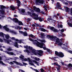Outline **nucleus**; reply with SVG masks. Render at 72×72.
I'll return each mask as SVG.
<instances>
[{
    "label": "nucleus",
    "mask_w": 72,
    "mask_h": 72,
    "mask_svg": "<svg viewBox=\"0 0 72 72\" xmlns=\"http://www.w3.org/2000/svg\"><path fill=\"white\" fill-rule=\"evenodd\" d=\"M53 20V19H52V18L51 17H50V18H48V19H47V21H49V22H51V21H52V20Z\"/></svg>",
    "instance_id": "30"
},
{
    "label": "nucleus",
    "mask_w": 72,
    "mask_h": 72,
    "mask_svg": "<svg viewBox=\"0 0 72 72\" xmlns=\"http://www.w3.org/2000/svg\"><path fill=\"white\" fill-rule=\"evenodd\" d=\"M63 49H64V50H68V48H67L66 47H64Z\"/></svg>",
    "instance_id": "57"
},
{
    "label": "nucleus",
    "mask_w": 72,
    "mask_h": 72,
    "mask_svg": "<svg viewBox=\"0 0 72 72\" xmlns=\"http://www.w3.org/2000/svg\"><path fill=\"white\" fill-rule=\"evenodd\" d=\"M40 35L41 36V38H44V37H45V34H44V33H41Z\"/></svg>",
    "instance_id": "25"
},
{
    "label": "nucleus",
    "mask_w": 72,
    "mask_h": 72,
    "mask_svg": "<svg viewBox=\"0 0 72 72\" xmlns=\"http://www.w3.org/2000/svg\"><path fill=\"white\" fill-rule=\"evenodd\" d=\"M5 30H6V31H9V29L7 27V28H6Z\"/></svg>",
    "instance_id": "46"
},
{
    "label": "nucleus",
    "mask_w": 72,
    "mask_h": 72,
    "mask_svg": "<svg viewBox=\"0 0 72 72\" xmlns=\"http://www.w3.org/2000/svg\"><path fill=\"white\" fill-rule=\"evenodd\" d=\"M29 49L30 50H32V52L33 53L34 55H37V52H36V51H37L36 50H35L34 49H33V48H32V47H30V46H29Z\"/></svg>",
    "instance_id": "3"
},
{
    "label": "nucleus",
    "mask_w": 72,
    "mask_h": 72,
    "mask_svg": "<svg viewBox=\"0 0 72 72\" xmlns=\"http://www.w3.org/2000/svg\"><path fill=\"white\" fill-rule=\"evenodd\" d=\"M60 68H57V69L58 72H60Z\"/></svg>",
    "instance_id": "45"
},
{
    "label": "nucleus",
    "mask_w": 72,
    "mask_h": 72,
    "mask_svg": "<svg viewBox=\"0 0 72 72\" xmlns=\"http://www.w3.org/2000/svg\"><path fill=\"white\" fill-rule=\"evenodd\" d=\"M12 21H14L15 23H18V24L19 25V26L23 25V23H22V22L20 21H19L18 20V19L17 18H13Z\"/></svg>",
    "instance_id": "2"
},
{
    "label": "nucleus",
    "mask_w": 72,
    "mask_h": 72,
    "mask_svg": "<svg viewBox=\"0 0 72 72\" xmlns=\"http://www.w3.org/2000/svg\"><path fill=\"white\" fill-rule=\"evenodd\" d=\"M15 63L17 65H19L20 66H23V65L21 63H19L18 62L15 61Z\"/></svg>",
    "instance_id": "15"
},
{
    "label": "nucleus",
    "mask_w": 72,
    "mask_h": 72,
    "mask_svg": "<svg viewBox=\"0 0 72 72\" xmlns=\"http://www.w3.org/2000/svg\"><path fill=\"white\" fill-rule=\"evenodd\" d=\"M40 71L42 72H44L45 71V70L42 68H41L40 69Z\"/></svg>",
    "instance_id": "39"
},
{
    "label": "nucleus",
    "mask_w": 72,
    "mask_h": 72,
    "mask_svg": "<svg viewBox=\"0 0 72 72\" xmlns=\"http://www.w3.org/2000/svg\"><path fill=\"white\" fill-rule=\"evenodd\" d=\"M46 50H47V51L49 53V54L51 53H53V52H51V50H50L49 49L47 48Z\"/></svg>",
    "instance_id": "23"
},
{
    "label": "nucleus",
    "mask_w": 72,
    "mask_h": 72,
    "mask_svg": "<svg viewBox=\"0 0 72 72\" xmlns=\"http://www.w3.org/2000/svg\"><path fill=\"white\" fill-rule=\"evenodd\" d=\"M23 57H24V56H22L21 57H19V58H20L21 59H24Z\"/></svg>",
    "instance_id": "50"
},
{
    "label": "nucleus",
    "mask_w": 72,
    "mask_h": 72,
    "mask_svg": "<svg viewBox=\"0 0 72 72\" xmlns=\"http://www.w3.org/2000/svg\"><path fill=\"white\" fill-rule=\"evenodd\" d=\"M0 6V9L1 10H3L4 9H8L7 7L3 5H1Z\"/></svg>",
    "instance_id": "9"
},
{
    "label": "nucleus",
    "mask_w": 72,
    "mask_h": 72,
    "mask_svg": "<svg viewBox=\"0 0 72 72\" xmlns=\"http://www.w3.org/2000/svg\"><path fill=\"white\" fill-rule=\"evenodd\" d=\"M39 30L41 31H43V32H46V30L43 28H40Z\"/></svg>",
    "instance_id": "20"
},
{
    "label": "nucleus",
    "mask_w": 72,
    "mask_h": 72,
    "mask_svg": "<svg viewBox=\"0 0 72 72\" xmlns=\"http://www.w3.org/2000/svg\"><path fill=\"white\" fill-rule=\"evenodd\" d=\"M10 8L12 10L14 11L15 10V7L14 6H10Z\"/></svg>",
    "instance_id": "16"
},
{
    "label": "nucleus",
    "mask_w": 72,
    "mask_h": 72,
    "mask_svg": "<svg viewBox=\"0 0 72 72\" xmlns=\"http://www.w3.org/2000/svg\"><path fill=\"white\" fill-rule=\"evenodd\" d=\"M17 6L19 7V6H21V3H19L17 4Z\"/></svg>",
    "instance_id": "56"
},
{
    "label": "nucleus",
    "mask_w": 72,
    "mask_h": 72,
    "mask_svg": "<svg viewBox=\"0 0 72 72\" xmlns=\"http://www.w3.org/2000/svg\"><path fill=\"white\" fill-rule=\"evenodd\" d=\"M69 53H71V54H72V51L71 50L69 51Z\"/></svg>",
    "instance_id": "64"
},
{
    "label": "nucleus",
    "mask_w": 72,
    "mask_h": 72,
    "mask_svg": "<svg viewBox=\"0 0 72 72\" xmlns=\"http://www.w3.org/2000/svg\"><path fill=\"white\" fill-rule=\"evenodd\" d=\"M24 36H27V35H28V34L26 32H24L23 33V34Z\"/></svg>",
    "instance_id": "28"
},
{
    "label": "nucleus",
    "mask_w": 72,
    "mask_h": 72,
    "mask_svg": "<svg viewBox=\"0 0 72 72\" xmlns=\"http://www.w3.org/2000/svg\"><path fill=\"white\" fill-rule=\"evenodd\" d=\"M4 34H5L3 33V32H1L0 33V36L3 37V38H4Z\"/></svg>",
    "instance_id": "19"
},
{
    "label": "nucleus",
    "mask_w": 72,
    "mask_h": 72,
    "mask_svg": "<svg viewBox=\"0 0 72 72\" xmlns=\"http://www.w3.org/2000/svg\"><path fill=\"white\" fill-rule=\"evenodd\" d=\"M19 11H21V12L22 13H24L25 12V10H24V9H19Z\"/></svg>",
    "instance_id": "21"
},
{
    "label": "nucleus",
    "mask_w": 72,
    "mask_h": 72,
    "mask_svg": "<svg viewBox=\"0 0 72 72\" xmlns=\"http://www.w3.org/2000/svg\"><path fill=\"white\" fill-rule=\"evenodd\" d=\"M0 42H4V40H3V39H1L0 38Z\"/></svg>",
    "instance_id": "49"
},
{
    "label": "nucleus",
    "mask_w": 72,
    "mask_h": 72,
    "mask_svg": "<svg viewBox=\"0 0 72 72\" xmlns=\"http://www.w3.org/2000/svg\"><path fill=\"white\" fill-rule=\"evenodd\" d=\"M0 12L1 14H2V15H4V14H5V11L4 10H0Z\"/></svg>",
    "instance_id": "14"
},
{
    "label": "nucleus",
    "mask_w": 72,
    "mask_h": 72,
    "mask_svg": "<svg viewBox=\"0 0 72 72\" xmlns=\"http://www.w3.org/2000/svg\"><path fill=\"white\" fill-rule=\"evenodd\" d=\"M64 8H65V10L66 11V12H69V8L68 7H66V6H64Z\"/></svg>",
    "instance_id": "24"
},
{
    "label": "nucleus",
    "mask_w": 72,
    "mask_h": 72,
    "mask_svg": "<svg viewBox=\"0 0 72 72\" xmlns=\"http://www.w3.org/2000/svg\"><path fill=\"white\" fill-rule=\"evenodd\" d=\"M58 45H60V46H61V45H62V43H58Z\"/></svg>",
    "instance_id": "60"
},
{
    "label": "nucleus",
    "mask_w": 72,
    "mask_h": 72,
    "mask_svg": "<svg viewBox=\"0 0 72 72\" xmlns=\"http://www.w3.org/2000/svg\"><path fill=\"white\" fill-rule=\"evenodd\" d=\"M61 31L62 32H63L64 31V30L63 29L61 30Z\"/></svg>",
    "instance_id": "63"
},
{
    "label": "nucleus",
    "mask_w": 72,
    "mask_h": 72,
    "mask_svg": "<svg viewBox=\"0 0 72 72\" xmlns=\"http://www.w3.org/2000/svg\"><path fill=\"white\" fill-rule=\"evenodd\" d=\"M68 66L69 67H72V64L70 63L68 64Z\"/></svg>",
    "instance_id": "54"
},
{
    "label": "nucleus",
    "mask_w": 72,
    "mask_h": 72,
    "mask_svg": "<svg viewBox=\"0 0 72 72\" xmlns=\"http://www.w3.org/2000/svg\"><path fill=\"white\" fill-rule=\"evenodd\" d=\"M24 48H25V49H29V47H28V46H24Z\"/></svg>",
    "instance_id": "37"
},
{
    "label": "nucleus",
    "mask_w": 72,
    "mask_h": 72,
    "mask_svg": "<svg viewBox=\"0 0 72 72\" xmlns=\"http://www.w3.org/2000/svg\"><path fill=\"white\" fill-rule=\"evenodd\" d=\"M64 55L63 53L61 52H60V53H59L58 57L60 58H63V57H64Z\"/></svg>",
    "instance_id": "6"
},
{
    "label": "nucleus",
    "mask_w": 72,
    "mask_h": 72,
    "mask_svg": "<svg viewBox=\"0 0 72 72\" xmlns=\"http://www.w3.org/2000/svg\"><path fill=\"white\" fill-rule=\"evenodd\" d=\"M34 10H36V12L37 13H40V12H41V10L39 8H37L35 7L34 8Z\"/></svg>",
    "instance_id": "5"
},
{
    "label": "nucleus",
    "mask_w": 72,
    "mask_h": 72,
    "mask_svg": "<svg viewBox=\"0 0 72 72\" xmlns=\"http://www.w3.org/2000/svg\"><path fill=\"white\" fill-rule=\"evenodd\" d=\"M68 24L69 26V27H72V24L70 22H68Z\"/></svg>",
    "instance_id": "32"
},
{
    "label": "nucleus",
    "mask_w": 72,
    "mask_h": 72,
    "mask_svg": "<svg viewBox=\"0 0 72 72\" xmlns=\"http://www.w3.org/2000/svg\"><path fill=\"white\" fill-rule=\"evenodd\" d=\"M24 51L25 53H26V52L28 54H30V51H29V50H24Z\"/></svg>",
    "instance_id": "26"
},
{
    "label": "nucleus",
    "mask_w": 72,
    "mask_h": 72,
    "mask_svg": "<svg viewBox=\"0 0 72 72\" xmlns=\"http://www.w3.org/2000/svg\"><path fill=\"white\" fill-rule=\"evenodd\" d=\"M47 36H46V37H49L50 39H53L54 38V37L53 36V35H47Z\"/></svg>",
    "instance_id": "13"
},
{
    "label": "nucleus",
    "mask_w": 72,
    "mask_h": 72,
    "mask_svg": "<svg viewBox=\"0 0 72 72\" xmlns=\"http://www.w3.org/2000/svg\"><path fill=\"white\" fill-rule=\"evenodd\" d=\"M32 15L33 16H34V17H38V15L37 14H35V13L32 14Z\"/></svg>",
    "instance_id": "35"
},
{
    "label": "nucleus",
    "mask_w": 72,
    "mask_h": 72,
    "mask_svg": "<svg viewBox=\"0 0 72 72\" xmlns=\"http://www.w3.org/2000/svg\"><path fill=\"white\" fill-rule=\"evenodd\" d=\"M39 16L38 15V17H33V19L35 20H39Z\"/></svg>",
    "instance_id": "31"
},
{
    "label": "nucleus",
    "mask_w": 72,
    "mask_h": 72,
    "mask_svg": "<svg viewBox=\"0 0 72 72\" xmlns=\"http://www.w3.org/2000/svg\"><path fill=\"white\" fill-rule=\"evenodd\" d=\"M4 36H5L6 39H9V37H10V36L8 35L4 34Z\"/></svg>",
    "instance_id": "17"
},
{
    "label": "nucleus",
    "mask_w": 72,
    "mask_h": 72,
    "mask_svg": "<svg viewBox=\"0 0 72 72\" xmlns=\"http://www.w3.org/2000/svg\"><path fill=\"white\" fill-rule=\"evenodd\" d=\"M12 48H8L7 49V50L8 51H12Z\"/></svg>",
    "instance_id": "38"
},
{
    "label": "nucleus",
    "mask_w": 72,
    "mask_h": 72,
    "mask_svg": "<svg viewBox=\"0 0 72 72\" xmlns=\"http://www.w3.org/2000/svg\"><path fill=\"white\" fill-rule=\"evenodd\" d=\"M4 40L5 42L7 43V44H10V42H12V40H7L6 39H4Z\"/></svg>",
    "instance_id": "10"
},
{
    "label": "nucleus",
    "mask_w": 72,
    "mask_h": 72,
    "mask_svg": "<svg viewBox=\"0 0 72 72\" xmlns=\"http://www.w3.org/2000/svg\"><path fill=\"white\" fill-rule=\"evenodd\" d=\"M28 58V59L26 58H25L24 59V60L25 61H27V60H28L29 62H32V61H31V59H30V58Z\"/></svg>",
    "instance_id": "12"
},
{
    "label": "nucleus",
    "mask_w": 72,
    "mask_h": 72,
    "mask_svg": "<svg viewBox=\"0 0 72 72\" xmlns=\"http://www.w3.org/2000/svg\"><path fill=\"white\" fill-rule=\"evenodd\" d=\"M9 63L10 64H11V65L14 64V63L13 62H9Z\"/></svg>",
    "instance_id": "53"
},
{
    "label": "nucleus",
    "mask_w": 72,
    "mask_h": 72,
    "mask_svg": "<svg viewBox=\"0 0 72 72\" xmlns=\"http://www.w3.org/2000/svg\"><path fill=\"white\" fill-rule=\"evenodd\" d=\"M40 0H35V4H37V5H39L40 3Z\"/></svg>",
    "instance_id": "22"
},
{
    "label": "nucleus",
    "mask_w": 72,
    "mask_h": 72,
    "mask_svg": "<svg viewBox=\"0 0 72 72\" xmlns=\"http://www.w3.org/2000/svg\"><path fill=\"white\" fill-rule=\"evenodd\" d=\"M19 33H22V34L23 35V33L24 32H22V31H19Z\"/></svg>",
    "instance_id": "59"
},
{
    "label": "nucleus",
    "mask_w": 72,
    "mask_h": 72,
    "mask_svg": "<svg viewBox=\"0 0 72 72\" xmlns=\"http://www.w3.org/2000/svg\"><path fill=\"white\" fill-rule=\"evenodd\" d=\"M44 1L43 0H40L39 1V4H44Z\"/></svg>",
    "instance_id": "34"
},
{
    "label": "nucleus",
    "mask_w": 72,
    "mask_h": 72,
    "mask_svg": "<svg viewBox=\"0 0 72 72\" xmlns=\"http://www.w3.org/2000/svg\"><path fill=\"white\" fill-rule=\"evenodd\" d=\"M33 62L34 63H37V62L35 60H33Z\"/></svg>",
    "instance_id": "58"
},
{
    "label": "nucleus",
    "mask_w": 72,
    "mask_h": 72,
    "mask_svg": "<svg viewBox=\"0 0 72 72\" xmlns=\"http://www.w3.org/2000/svg\"><path fill=\"white\" fill-rule=\"evenodd\" d=\"M41 42H44V43H45V40H41Z\"/></svg>",
    "instance_id": "52"
},
{
    "label": "nucleus",
    "mask_w": 72,
    "mask_h": 72,
    "mask_svg": "<svg viewBox=\"0 0 72 72\" xmlns=\"http://www.w3.org/2000/svg\"><path fill=\"white\" fill-rule=\"evenodd\" d=\"M54 39L56 40V42H57V43H59L60 41H59V38H57V37L55 36L54 37Z\"/></svg>",
    "instance_id": "8"
},
{
    "label": "nucleus",
    "mask_w": 72,
    "mask_h": 72,
    "mask_svg": "<svg viewBox=\"0 0 72 72\" xmlns=\"http://www.w3.org/2000/svg\"><path fill=\"white\" fill-rule=\"evenodd\" d=\"M0 64H2L3 65H4V64L3 63V62L1 61L0 60Z\"/></svg>",
    "instance_id": "41"
},
{
    "label": "nucleus",
    "mask_w": 72,
    "mask_h": 72,
    "mask_svg": "<svg viewBox=\"0 0 72 72\" xmlns=\"http://www.w3.org/2000/svg\"><path fill=\"white\" fill-rule=\"evenodd\" d=\"M27 13V14H28L29 15H30L31 17L32 16V15L31 14V13L30 12H28Z\"/></svg>",
    "instance_id": "40"
},
{
    "label": "nucleus",
    "mask_w": 72,
    "mask_h": 72,
    "mask_svg": "<svg viewBox=\"0 0 72 72\" xmlns=\"http://www.w3.org/2000/svg\"><path fill=\"white\" fill-rule=\"evenodd\" d=\"M34 24H35V25H36V26H37V27H39H39H41V26H39V25L37 23H35Z\"/></svg>",
    "instance_id": "42"
},
{
    "label": "nucleus",
    "mask_w": 72,
    "mask_h": 72,
    "mask_svg": "<svg viewBox=\"0 0 72 72\" xmlns=\"http://www.w3.org/2000/svg\"><path fill=\"white\" fill-rule=\"evenodd\" d=\"M30 68L32 69H33L34 71H35L36 72H39V71L38 70L33 69V68H32V67H30Z\"/></svg>",
    "instance_id": "27"
},
{
    "label": "nucleus",
    "mask_w": 72,
    "mask_h": 72,
    "mask_svg": "<svg viewBox=\"0 0 72 72\" xmlns=\"http://www.w3.org/2000/svg\"><path fill=\"white\" fill-rule=\"evenodd\" d=\"M54 29V27H51V29H50V30H53Z\"/></svg>",
    "instance_id": "47"
},
{
    "label": "nucleus",
    "mask_w": 72,
    "mask_h": 72,
    "mask_svg": "<svg viewBox=\"0 0 72 72\" xmlns=\"http://www.w3.org/2000/svg\"><path fill=\"white\" fill-rule=\"evenodd\" d=\"M5 53H6L8 54H9L10 55H15L14 54V53L11 52H8L7 51H4Z\"/></svg>",
    "instance_id": "7"
},
{
    "label": "nucleus",
    "mask_w": 72,
    "mask_h": 72,
    "mask_svg": "<svg viewBox=\"0 0 72 72\" xmlns=\"http://www.w3.org/2000/svg\"><path fill=\"white\" fill-rule=\"evenodd\" d=\"M16 2L18 4H21V2L19 0H17L16 1Z\"/></svg>",
    "instance_id": "43"
},
{
    "label": "nucleus",
    "mask_w": 72,
    "mask_h": 72,
    "mask_svg": "<svg viewBox=\"0 0 72 72\" xmlns=\"http://www.w3.org/2000/svg\"><path fill=\"white\" fill-rule=\"evenodd\" d=\"M62 6L60 5V4L59 2H57V5H56V8H58L59 9V8L61 7Z\"/></svg>",
    "instance_id": "11"
},
{
    "label": "nucleus",
    "mask_w": 72,
    "mask_h": 72,
    "mask_svg": "<svg viewBox=\"0 0 72 72\" xmlns=\"http://www.w3.org/2000/svg\"><path fill=\"white\" fill-rule=\"evenodd\" d=\"M38 20H39L40 22H42V18L41 17H39L38 18Z\"/></svg>",
    "instance_id": "33"
},
{
    "label": "nucleus",
    "mask_w": 72,
    "mask_h": 72,
    "mask_svg": "<svg viewBox=\"0 0 72 72\" xmlns=\"http://www.w3.org/2000/svg\"><path fill=\"white\" fill-rule=\"evenodd\" d=\"M60 53V52H58L57 51H55V55H57V56H58V57Z\"/></svg>",
    "instance_id": "29"
},
{
    "label": "nucleus",
    "mask_w": 72,
    "mask_h": 72,
    "mask_svg": "<svg viewBox=\"0 0 72 72\" xmlns=\"http://www.w3.org/2000/svg\"><path fill=\"white\" fill-rule=\"evenodd\" d=\"M14 46L15 47H16L17 48H19V47H18L19 45H18V44H15Z\"/></svg>",
    "instance_id": "44"
},
{
    "label": "nucleus",
    "mask_w": 72,
    "mask_h": 72,
    "mask_svg": "<svg viewBox=\"0 0 72 72\" xmlns=\"http://www.w3.org/2000/svg\"><path fill=\"white\" fill-rule=\"evenodd\" d=\"M35 41L37 42L35 43V44L37 46L39 47L40 48H43V46L44 45V43H40L38 42L37 40H35Z\"/></svg>",
    "instance_id": "1"
},
{
    "label": "nucleus",
    "mask_w": 72,
    "mask_h": 72,
    "mask_svg": "<svg viewBox=\"0 0 72 72\" xmlns=\"http://www.w3.org/2000/svg\"><path fill=\"white\" fill-rule=\"evenodd\" d=\"M57 66L58 67V68H60V66L58 64V65H57Z\"/></svg>",
    "instance_id": "55"
},
{
    "label": "nucleus",
    "mask_w": 72,
    "mask_h": 72,
    "mask_svg": "<svg viewBox=\"0 0 72 72\" xmlns=\"http://www.w3.org/2000/svg\"><path fill=\"white\" fill-rule=\"evenodd\" d=\"M53 31L54 32H58V31L57 29L54 28L53 30Z\"/></svg>",
    "instance_id": "36"
},
{
    "label": "nucleus",
    "mask_w": 72,
    "mask_h": 72,
    "mask_svg": "<svg viewBox=\"0 0 72 72\" xmlns=\"http://www.w3.org/2000/svg\"><path fill=\"white\" fill-rule=\"evenodd\" d=\"M28 36L29 37H32V39H34V38H36V37H35V36H34V35L32 34H31L30 35H29Z\"/></svg>",
    "instance_id": "18"
},
{
    "label": "nucleus",
    "mask_w": 72,
    "mask_h": 72,
    "mask_svg": "<svg viewBox=\"0 0 72 72\" xmlns=\"http://www.w3.org/2000/svg\"><path fill=\"white\" fill-rule=\"evenodd\" d=\"M29 39L30 41H33V39H32L31 38H29Z\"/></svg>",
    "instance_id": "62"
},
{
    "label": "nucleus",
    "mask_w": 72,
    "mask_h": 72,
    "mask_svg": "<svg viewBox=\"0 0 72 72\" xmlns=\"http://www.w3.org/2000/svg\"><path fill=\"white\" fill-rule=\"evenodd\" d=\"M11 39L12 40H15V38L14 37H12V38Z\"/></svg>",
    "instance_id": "61"
},
{
    "label": "nucleus",
    "mask_w": 72,
    "mask_h": 72,
    "mask_svg": "<svg viewBox=\"0 0 72 72\" xmlns=\"http://www.w3.org/2000/svg\"><path fill=\"white\" fill-rule=\"evenodd\" d=\"M37 52H38V54L39 56H42V54L44 53V51H42V50H37Z\"/></svg>",
    "instance_id": "4"
},
{
    "label": "nucleus",
    "mask_w": 72,
    "mask_h": 72,
    "mask_svg": "<svg viewBox=\"0 0 72 72\" xmlns=\"http://www.w3.org/2000/svg\"><path fill=\"white\" fill-rule=\"evenodd\" d=\"M18 28H19V30H21L22 28V27H20V26H18Z\"/></svg>",
    "instance_id": "51"
},
{
    "label": "nucleus",
    "mask_w": 72,
    "mask_h": 72,
    "mask_svg": "<svg viewBox=\"0 0 72 72\" xmlns=\"http://www.w3.org/2000/svg\"><path fill=\"white\" fill-rule=\"evenodd\" d=\"M29 64H30L32 66H35V65H34V64L33 63H32L31 62H30L29 63Z\"/></svg>",
    "instance_id": "48"
}]
</instances>
